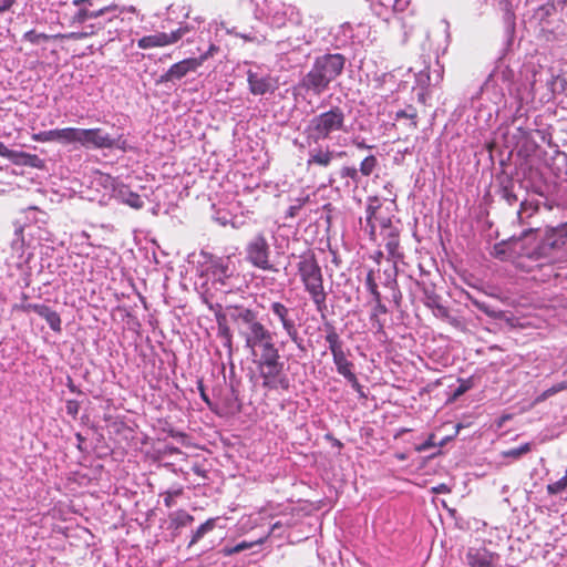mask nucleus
<instances>
[{
  "label": "nucleus",
  "instance_id": "7c9ffc66",
  "mask_svg": "<svg viewBox=\"0 0 567 567\" xmlns=\"http://www.w3.org/2000/svg\"><path fill=\"white\" fill-rule=\"evenodd\" d=\"M60 34L56 35H49L45 33H39L35 30H30L23 34V39L32 44H40L42 42H47L52 38H58Z\"/></svg>",
  "mask_w": 567,
  "mask_h": 567
},
{
  "label": "nucleus",
  "instance_id": "aec40b11",
  "mask_svg": "<svg viewBox=\"0 0 567 567\" xmlns=\"http://www.w3.org/2000/svg\"><path fill=\"white\" fill-rule=\"evenodd\" d=\"M545 246L553 249H560L567 245V223L549 230L546 235Z\"/></svg>",
  "mask_w": 567,
  "mask_h": 567
},
{
  "label": "nucleus",
  "instance_id": "6ab92c4d",
  "mask_svg": "<svg viewBox=\"0 0 567 567\" xmlns=\"http://www.w3.org/2000/svg\"><path fill=\"white\" fill-rule=\"evenodd\" d=\"M13 165L28 166L32 168L43 169L45 167L44 161L37 154L14 151L10 159Z\"/></svg>",
  "mask_w": 567,
  "mask_h": 567
},
{
  "label": "nucleus",
  "instance_id": "20e7f679",
  "mask_svg": "<svg viewBox=\"0 0 567 567\" xmlns=\"http://www.w3.org/2000/svg\"><path fill=\"white\" fill-rule=\"evenodd\" d=\"M530 22L535 23L547 41L561 40L565 35L563 21L551 0L534 10Z\"/></svg>",
  "mask_w": 567,
  "mask_h": 567
},
{
  "label": "nucleus",
  "instance_id": "a19ab883",
  "mask_svg": "<svg viewBox=\"0 0 567 567\" xmlns=\"http://www.w3.org/2000/svg\"><path fill=\"white\" fill-rule=\"evenodd\" d=\"M183 493L182 488L175 491H167L164 493V504L166 507H172L174 505V497L181 496Z\"/></svg>",
  "mask_w": 567,
  "mask_h": 567
},
{
  "label": "nucleus",
  "instance_id": "e433bc0d",
  "mask_svg": "<svg viewBox=\"0 0 567 567\" xmlns=\"http://www.w3.org/2000/svg\"><path fill=\"white\" fill-rule=\"evenodd\" d=\"M395 116L396 118H408L411 121V125L415 126V122H414V118L416 117V110L409 105L406 109L404 110H398L395 112Z\"/></svg>",
  "mask_w": 567,
  "mask_h": 567
},
{
  "label": "nucleus",
  "instance_id": "f8f14e48",
  "mask_svg": "<svg viewBox=\"0 0 567 567\" xmlns=\"http://www.w3.org/2000/svg\"><path fill=\"white\" fill-rule=\"evenodd\" d=\"M79 144L85 148H113L115 138L105 133L101 127L80 128Z\"/></svg>",
  "mask_w": 567,
  "mask_h": 567
},
{
  "label": "nucleus",
  "instance_id": "69168bd1",
  "mask_svg": "<svg viewBox=\"0 0 567 567\" xmlns=\"http://www.w3.org/2000/svg\"><path fill=\"white\" fill-rule=\"evenodd\" d=\"M526 205L527 204L525 202L520 203V210L518 212L519 215L522 214V210L526 208Z\"/></svg>",
  "mask_w": 567,
  "mask_h": 567
},
{
  "label": "nucleus",
  "instance_id": "c03bdc74",
  "mask_svg": "<svg viewBox=\"0 0 567 567\" xmlns=\"http://www.w3.org/2000/svg\"><path fill=\"white\" fill-rule=\"evenodd\" d=\"M214 274L215 275H220L225 278H229L231 276V271L229 270V266L228 264H216L214 266Z\"/></svg>",
  "mask_w": 567,
  "mask_h": 567
},
{
  "label": "nucleus",
  "instance_id": "bb28decb",
  "mask_svg": "<svg viewBox=\"0 0 567 567\" xmlns=\"http://www.w3.org/2000/svg\"><path fill=\"white\" fill-rule=\"evenodd\" d=\"M217 518H208L203 523L193 534L192 539L188 544V548L198 543L208 532H212L216 526Z\"/></svg>",
  "mask_w": 567,
  "mask_h": 567
},
{
  "label": "nucleus",
  "instance_id": "e2e57ef3",
  "mask_svg": "<svg viewBox=\"0 0 567 567\" xmlns=\"http://www.w3.org/2000/svg\"><path fill=\"white\" fill-rule=\"evenodd\" d=\"M172 435H173L174 437H181V439H183V440H184V439H186V434H185V433H181V432L172 433Z\"/></svg>",
  "mask_w": 567,
  "mask_h": 567
},
{
  "label": "nucleus",
  "instance_id": "58836bf2",
  "mask_svg": "<svg viewBox=\"0 0 567 567\" xmlns=\"http://www.w3.org/2000/svg\"><path fill=\"white\" fill-rule=\"evenodd\" d=\"M340 176L342 178H350L354 184L359 183V172L355 167L344 166L340 171Z\"/></svg>",
  "mask_w": 567,
  "mask_h": 567
},
{
  "label": "nucleus",
  "instance_id": "ea45409f",
  "mask_svg": "<svg viewBox=\"0 0 567 567\" xmlns=\"http://www.w3.org/2000/svg\"><path fill=\"white\" fill-rule=\"evenodd\" d=\"M218 51L219 48L216 44H210L205 53L200 54L195 59L199 62V65L202 66L205 61H207L209 58H213Z\"/></svg>",
  "mask_w": 567,
  "mask_h": 567
},
{
  "label": "nucleus",
  "instance_id": "49530a36",
  "mask_svg": "<svg viewBox=\"0 0 567 567\" xmlns=\"http://www.w3.org/2000/svg\"><path fill=\"white\" fill-rule=\"evenodd\" d=\"M303 205H305V200L298 199L296 205H291L288 208V210L286 213V217H288V218L296 217Z\"/></svg>",
  "mask_w": 567,
  "mask_h": 567
},
{
  "label": "nucleus",
  "instance_id": "473e14b6",
  "mask_svg": "<svg viewBox=\"0 0 567 567\" xmlns=\"http://www.w3.org/2000/svg\"><path fill=\"white\" fill-rule=\"evenodd\" d=\"M377 165V158L373 155L365 157L360 164V172L364 176H369Z\"/></svg>",
  "mask_w": 567,
  "mask_h": 567
},
{
  "label": "nucleus",
  "instance_id": "7ed1b4c3",
  "mask_svg": "<svg viewBox=\"0 0 567 567\" xmlns=\"http://www.w3.org/2000/svg\"><path fill=\"white\" fill-rule=\"evenodd\" d=\"M346 114L339 106L315 115L306 127L308 140L318 143L330 140L333 134L344 131Z\"/></svg>",
  "mask_w": 567,
  "mask_h": 567
},
{
  "label": "nucleus",
  "instance_id": "6e6552de",
  "mask_svg": "<svg viewBox=\"0 0 567 567\" xmlns=\"http://www.w3.org/2000/svg\"><path fill=\"white\" fill-rule=\"evenodd\" d=\"M326 341L329 344V350L333 357V362L337 367L338 373L343 375L350 382H357V377L352 372L353 364L347 359L342 341L334 327L331 324L327 326Z\"/></svg>",
  "mask_w": 567,
  "mask_h": 567
},
{
  "label": "nucleus",
  "instance_id": "a211bd4d",
  "mask_svg": "<svg viewBox=\"0 0 567 567\" xmlns=\"http://www.w3.org/2000/svg\"><path fill=\"white\" fill-rule=\"evenodd\" d=\"M73 4L80 7L79 11L75 14V20L78 22H84L87 19L97 18L104 14L107 11L114 10L116 6L103 7L97 10H90L85 4L92 6V0H74Z\"/></svg>",
  "mask_w": 567,
  "mask_h": 567
},
{
  "label": "nucleus",
  "instance_id": "39448f33",
  "mask_svg": "<svg viewBox=\"0 0 567 567\" xmlns=\"http://www.w3.org/2000/svg\"><path fill=\"white\" fill-rule=\"evenodd\" d=\"M247 326V331H241L240 336L245 340V347L256 355L257 347L272 340V333L264 323L257 319V313L249 309H243L236 317Z\"/></svg>",
  "mask_w": 567,
  "mask_h": 567
},
{
  "label": "nucleus",
  "instance_id": "5fc2aeb1",
  "mask_svg": "<svg viewBox=\"0 0 567 567\" xmlns=\"http://www.w3.org/2000/svg\"><path fill=\"white\" fill-rule=\"evenodd\" d=\"M411 0H395V3L392 6V8L395 11H403L409 4Z\"/></svg>",
  "mask_w": 567,
  "mask_h": 567
},
{
  "label": "nucleus",
  "instance_id": "0eeeda50",
  "mask_svg": "<svg viewBox=\"0 0 567 567\" xmlns=\"http://www.w3.org/2000/svg\"><path fill=\"white\" fill-rule=\"evenodd\" d=\"M367 287L370 293L373 296L375 307L370 316L371 329L381 342H386L388 334L384 329L385 316L388 312L386 307L381 302V293L378 290V284L375 281V272L370 270L367 276Z\"/></svg>",
  "mask_w": 567,
  "mask_h": 567
},
{
  "label": "nucleus",
  "instance_id": "052dcab7",
  "mask_svg": "<svg viewBox=\"0 0 567 567\" xmlns=\"http://www.w3.org/2000/svg\"><path fill=\"white\" fill-rule=\"evenodd\" d=\"M433 444L431 443V441H427L425 442L422 446L420 447H416V450L419 451H423V450H426L427 447L432 446Z\"/></svg>",
  "mask_w": 567,
  "mask_h": 567
},
{
  "label": "nucleus",
  "instance_id": "13d9d810",
  "mask_svg": "<svg viewBox=\"0 0 567 567\" xmlns=\"http://www.w3.org/2000/svg\"><path fill=\"white\" fill-rule=\"evenodd\" d=\"M192 471H193L196 475H198V476H202V477H205V476H206V472H205V471L202 468V466H200V465H198V464L193 465Z\"/></svg>",
  "mask_w": 567,
  "mask_h": 567
},
{
  "label": "nucleus",
  "instance_id": "c85d7f7f",
  "mask_svg": "<svg viewBox=\"0 0 567 567\" xmlns=\"http://www.w3.org/2000/svg\"><path fill=\"white\" fill-rule=\"evenodd\" d=\"M264 543V538H260L256 542H241L239 544H237L236 546H233V547H224L223 548V554L225 556H231L234 554H237V553H240L243 550H246V549H249L251 547H254L255 545H259V544H262Z\"/></svg>",
  "mask_w": 567,
  "mask_h": 567
},
{
  "label": "nucleus",
  "instance_id": "cd10ccee",
  "mask_svg": "<svg viewBox=\"0 0 567 567\" xmlns=\"http://www.w3.org/2000/svg\"><path fill=\"white\" fill-rule=\"evenodd\" d=\"M472 303L482 312L487 315L488 317L493 319H503L504 318V311L498 310L494 307H491L486 302L480 301L477 299L471 298Z\"/></svg>",
  "mask_w": 567,
  "mask_h": 567
},
{
  "label": "nucleus",
  "instance_id": "412c9836",
  "mask_svg": "<svg viewBox=\"0 0 567 567\" xmlns=\"http://www.w3.org/2000/svg\"><path fill=\"white\" fill-rule=\"evenodd\" d=\"M333 159V152L327 148H313L309 153V157L307 159V167L319 166V167H328Z\"/></svg>",
  "mask_w": 567,
  "mask_h": 567
},
{
  "label": "nucleus",
  "instance_id": "dca6fc26",
  "mask_svg": "<svg viewBox=\"0 0 567 567\" xmlns=\"http://www.w3.org/2000/svg\"><path fill=\"white\" fill-rule=\"evenodd\" d=\"M392 29H394L399 43L404 45L414 29V18L412 16L395 14L392 17Z\"/></svg>",
  "mask_w": 567,
  "mask_h": 567
},
{
  "label": "nucleus",
  "instance_id": "9d476101",
  "mask_svg": "<svg viewBox=\"0 0 567 567\" xmlns=\"http://www.w3.org/2000/svg\"><path fill=\"white\" fill-rule=\"evenodd\" d=\"M270 311L281 324L284 331L290 340L298 347L302 348V339L299 336L298 326L292 318V309L282 303L281 301H272L270 303Z\"/></svg>",
  "mask_w": 567,
  "mask_h": 567
},
{
  "label": "nucleus",
  "instance_id": "09e8293b",
  "mask_svg": "<svg viewBox=\"0 0 567 567\" xmlns=\"http://www.w3.org/2000/svg\"><path fill=\"white\" fill-rule=\"evenodd\" d=\"M432 311H433L434 316L437 317V318H442V319H449L450 318L449 308L445 307L443 303L440 305L439 307L434 308Z\"/></svg>",
  "mask_w": 567,
  "mask_h": 567
},
{
  "label": "nucleus",
  "instance_id": "a878e982",
  "mask_svg": "<svg viewBox=\"0 0 567 567\" xmlns=\"http://www.w3.org/2000/svg\"><path fill=\"white\" fill-rule=\"evenodd\" d=\"M80 128L78 127H64L55 128V142L61 144H74L79 143Z\"/></svg>",
  "mask_w": 567,
  "mask_h": 567
},
{
  "label": "nucleus",
  "instance_id": "4468645a",
  "mask_svg": "<svg viewBox=\"0 0 567 567\" xmlns=\"http://www.w3.org/2000/svg\"><path fill=\"white\" fill-rule=\"evenodd\" d=\"M498 555L486 548H468L465 554V561L470 567H496Z\"/></svg>",
  "mask_w": 567,
  "mask_h": 567
},
{
  "label": "nucleus",
  "instance_id": "5701e85b",
  "mask_svg": "<svg viewBox=\"0 0 567 567\" xmlns=\"http://www.w3.org/2000/svg\"><path fill=\"white\" fill-rule=\"evenodd\" d=\"M260 349L257 365L280 361L279 350L276 348L274 340L258 347Z\"/></svg>",
  "mask_w": 567,
  "mask_h": 567
},
{
  "label": "nucleus",
  "instance_id": "423d86ee",
  "mask_svg": "<svg viewBox=\"0 0 567 567\" xmlns=\"http://www.w3.org/2000/svg\"><path fill=\"white\" fill-rule=\"evenodd\" d=\"M270 257V245L261 233L254 236L245 246L246 261L257 269L271 272L278 271Z\"/></svg>",
  "mask_w": 567,
  "mask_h": 567
},
{
  "label": "nucleus",
  "instance_id": "4d7b16f0",
  "mask_svg": "<svg viewBox=\"0 0 567 567\" xmlns=\"http://www.w3.org/2000/svg\"><path fill=\"white\" fill-rule=\"evenodd\" d=\"M66 385H68V388H69V390L71 392L76 393V394H81L82 393L81 390L73 383L71 378L68 379V384Z\"/></svg>",
  "mask_w": 567,
  "mask_h": 567
},
{
  "label": "nucleus",
  "instance_id": "338daca9",
  "mask_svg": "<svg viewBox=\"0 0 567 567\" xmlns=\"http://www.w3.org/2000/svg\"><path fill=\"white\" fill-rule=\"evenodd\" d=\"M395 456L400 460H404L405 455L403 453H396Z\"/></svg>",
  "mask_w": 567,
  "mask_h": 567
},
{
  "label": "nucleus",
  "instance_id": "f3484780",
  "mask_svg": "<svg viewBox=\"0 0 567 567\" xmlns=\"http://www.w3.org/2000/svg\"><path fill=\"white\" fill-rule=\"evenodd\" d=\"M519 3L520 0H494V6L504 12L503 20L506 31L509 34H513L515 31V10Z\"/></svg>",
  "mask_w": 567,
  "mask_h": 567
},
{
  "label": "nucleus",
  "instance_id": "c756f323",
  "mask_svg": "<svg viewBox=\"0 0 567 567\" xmlns=\"http://www.w3.org/2000/svg\"><path fill=\"white\" fill-rule=\"evenodd\" d=\"M532 451V443H524L518 447H514L502 452L503 457H509L513 460H519L523 455Z\"/></svg>",
  "mask_w": 567,
  "mask_h": 567
},
{
  "label": "nucleus",
  "instance_id": "2f4dec72",
  "mask_svg": "<svg viewBox=\"0 0 567 567\" xmlns=\"http://www.w3.org/2000/svg\"><path fill=\"white\" fill-rule=\"evenodd\" d=\"M171 520L175 528H179L190 524L194 520V517L186 512L179 511L172 516Z\"/></svg>",
  "mask_w": 567,
  "mask_h": 567
},
{
  "label": "nucleus",
  "instance_id": "79ce46f5",
  "mask_svg": "<svg viewBox=\"0 0 567 567\" xmlns=\"http://www.w3.org/2000/svg\"><path fill=\"white\" fill-rule=\"evenodd\" d=\"M65 410L69 415L76 417L80 411V403L76 400H68L65 403Z\"/></svg>",
  "mask_w": 567,
  "mask_h": 567
},
{
  "label": "nucleus",
  "instance_id": "603ef678",
  "mask_svg": "<svg viewBox=\"0 0 567 567\" xmlns=\"http://www.w3.org/2000/svg\"><path fill=\"white\" fill-rule=\"evenodd\" d=\"M368 221L371 224V227L374 228L377 223H379V225L381 227H386L384 220H380L379 217L377 216L375 212H373L369 217H368Z\"/></svg>",
  "mask_w": 567,
  "mask_h": 567
},
{
  "label": "nucleus",
  "instance_id": "393cba45",
  "mask_svg": "<svg viewBox=\"0 0 567 567\" xmlns=\"http://www.w3.org/2000/svg\"><path fill=\"white\" fill-rule=\"evenodd\" d=\"M38 315L48 322L49 327L54 332L60 333L62 331V320L60 315L55 310L51 309L45 305H42L41 308L39 309Z\"/></svg>",
  "mask_w": 567,
  "mask_h": 567
},
{
  "label": "nucleus",
  "instance_id": "c9c22d12",
  "mask_svg": "<svg viewBox=\"0 0 567 567\" xmlns=\"http://www.w3.org/2000/svg\"><path fill=\"white\" fill-rule=\"evenodd\" d=\"M31 138L35 142H55V128L32 134Z\"/></svg>",
  "mask_w": 567,
  "mask_h": 567
},
{
  "label": "nucleus",
  "instance_id": "a18cd8bd",
  "mask_svg": "<svg viewBox=\"0 0 567 567\" xmlns=\"http://www.w3.org/2000/svg\"><path fill=\"white\" fill-rule=\"evenodd\" d=\"M41 306H42L41 303H22V305H16L14 309L20 310L22 312L33 311L38 315Z\"/></svg>",
  "mask_w": 567,
  "mask_h": 567
},
{
  "label": "nucleus",
  "instance_id": "bf43d9fd",
  "mask_svg": "<svg viewBox=\"0 0 567 567\" xmlns=\"http://www.w3.org/2000/svg\"><path fill=\"white\" fill-rule=\"evenodd\" d=\"M567 388V383L565 382H561V383H558V384H555L551 386L553 390H555V394L565 390Z\"/></svg>",
  "mask_w": 567,
  "mask_h": 567
},
{
  "label": "nucleus",
  "instance_id": "1a4fd4ad",
  "mask_svg": "<svg viewBox=\"0 0 567 567\" xmlns=\"http://www.w3.org/2000/svg\"><path fill=\"white\" fill-rule=\"evenodd\" d=\"M260 377L262 379V386L269 390H285L287 391L290 386L289 379L284 373V363L276 361L257 365Z\"/></svg>",
  "mask_w": 567,
  "mask_h": 567
},
{
  "label": "nucleus",
  "instance_id": "ddd939ff",
  "mask_svg": "<svg viewBox=\"0 0 567 567\" xmlns=\"http://www.w3.org/2000/svg\"><path fill=\"white\" fill-rule=\"evenodd\" d=\"M199 66V62L195 58L184 59L171 65V68L161 75L159 82L166 83L181 80L189 72H195Z\"/></svg>",
  "mask_w": 567,
  "mask_h": 567
},
{
  "label": "nucleus",
  "instance_id": "de8ad7c7",
  "mask_svg": "<svg viewBox=\"0 0 567 567\" xmlns=\"http://www.w3.org/2000/svg\"><path fill=\"white\" fill-rule=\"evenodd\" d=\"M197 388L200 394L202 400L209 406L210 410H214L213 403L208 396V394L205 391V386L202 380L197 382Z\"/></svg>",
  "mask_w": 567,
  "mask_h": 567
},
{
  "label": "nucleus",
  "instance_id": "680f3d73",
  "mask_svg": "<svg viewBox=\"0 0 567 567\" xmlns=\"http://www.w3.org/2000/svg\"><path fill=\"white\" fill-rule=\"evenodd\" d=\"M392 301H394V303L396 306H399L398 296H396V292L394 291V287L393 286H392Z\"/></svg>",
  "mask_w": 567,
  "mask_h": 567
},
{
  "label": "nucleus",
  "instance_id": "f704fd0d",
  "mask_svg": "<svg viewBox=\"0 0 567 567\" xmlns=\"http://www.w3.org/2000/svg\"><path fill=\"white\" fill-rule=\"evenodd\" d=\"M566 488H567V475H564L560 480L547 485V492L550 495L558 494Z\"/></svg>",
  "mask_w": 567,
  "mask_h": 567
},
{
  "label": "nucleus",
  "instance_id": "8fccbe9b",
  "mask_svg": "<svg viewBox=\"0 0 567 567\" xmlns=\"http://www.w3.org/2000/svg\"><path fill=\"white\" fill-rule=\"evenodd\" d=\"M94 33V31H90V32H71L69 34H60L61 38H66V39H71V40H81V39H84L89 35H92Z\"/></svg>",
  "mask_w": 567,
  "mask_h": 567
},
{
  "label": "nucleus",
  "instance_id": "37998d69",
  "mask_svg": "<svg viewBox=\"0 0 567 567\" xmlns=\"http://www.w3.org/2000/svg\"><path fill=\"white\" fill-rule=\"evenodd\" d=\"M502 197L509 204V205H513L515 204L518 198L517 196L514 194L513 189L511 186H504L502 188Z\"/></svg>",
  "mask_w": 567,
  "mask_h": 567
},
{
  "label": "nucleus",
  "instance_id": "b1692460",
  "mask_svg": "<svg viewBox=\"0 0 567 567\" xmlns=\"http://www.w3.org/2000/svg\"><path fill=\"white\" fill-rule=\"evenodd\" d=\"M217 336L221 339L223 346L228 349L229 353L233 351V334L230 328L227 323V319L225 315H217Z\"/></svg>",
  "mask_w": 567,
  "mask_h": 567
},
{
  "label": "nucleus",
  "instance_id": "3c124183",
  "mask_svg": "<svg viewBox=\"0 0 567 567\" xmlns=\"http://www.w3.org/2000/svg\"><path fill=\"white\" fill-rule=\"evenodd\" d=\"M13 152V150L8 148L2 142H0V156L10 161Z\"/></svg>",
  "mask_w": 567,
  "mask_h": 567
},
{
  "label": "nucleus",
  "instance_id": "864d4df0",
  "mask_svg": "<svg viewBox=\"0 0 567 567\" xmlns=\"http://www.w3.org/2000/svg\"><path fill=\"white\" fill-rule=\"evenodd\" d=\"M555 394V390H553L551 388L545 390L542 394H539L535 402L536 403H539V402H543L545 400H547L549 396L554 395Z\"/></svg>",
  "mask_w": 567,
  "mask_h": 567
},
{
  "label": "nucleus",
  "instance_id": "774afa93",
  "mask_svg": "<svg viewBox=\"0 0 567 567\" xmlns=\"http://www.w3.org/2000/svg\"><path fill=\"white\" fill-rule=\"evenodd\" d=\"M442 79V74L440 72L436 73L435 82L437 83Z\"/></svg>",
  "mask_w": 567,
  "mask_h": 567
},
{
  "label": "nucleus",
  "instance_id": "0e129e2a",
  "mask_svg": "<svg viewBox=\"0 0 567 567\" xmlns=\"http://www.w3.org/2000/svg\"><path fill=\"white\" fill-rule=\"evenodd\" d=\"M405 432H409V430H406V429H402V430H400V431H398V432L395 433L394 437H398V436H400L402 433H405Z\"/></svg>",
  "mask_w": 567,
  "mask_h": 567
},
{
  "label": "nucleus",
  "instance_id": "f257e3e1",
  "mask_svg": "<svg viewBox=\"0 0 567 567\" xmlns=\"http://www.w3.org/2000/svg\"><path fill=\"white\" fill-rule=\"evenodd\" d=\"M346 58L340 53H328L316 58L310 71L299 85L306 92L319 96L343 71Z\"/></svg>",
  "mask_w": 567,
  "mask_h": 567
},
{
  "label": "nucleus",
  "instance_id": "4c0bfd02",
  "mask_svg": "<svg viewBox=\"0 0 567 567\" xmlns=\"http://www.w3.org/2000/svg\"><path fill=\"white\" fill-rule=\"evenodd\" d=\"M124 203L135 209H140L144 205V202L142 200L141 196L133 192L128 193L127 197L124 199Z\"/></svg>",
  "mask_w": 567,
  "mask_h": 567
},
{
  "label": "nucleus",
  "instance_id": "4be33fe9",
  "mask_svg": "<svg viewBox=\"0 0 567 567\" xmlns=\"http://www.w3.org/2000/svg\"><path fill=\"white\" fill-rule=\"evenodd\" d=\"M412 71H413V68H409V73H408L409 80L401 81V83L399 84V87L402 85L404 89L410 87L413 91L415 89V86L413 84H411V79H414V83L421 89H425L426 86H429L431 84L432 79H431L427 68L420 70L417 73L411 74Z\"/></svg>",
  "mask_w": 567,
  "mask_h": 567
},
{
  "label": "nucleus",
  "instance_id": "f03ea898",
  "mask_svg": "<svg viewBox=\"0 0 567 567\" xmlns=\"http://www.w3.org/2000/svg\"><path fill=\"white\" fill-rule=\"evenodd\" d=\"M297 268L305 290L309 293L317 311H324L327 309V292L323 286L322 270L315 254L301 256Z\"/></svg>",
  "mask_w": 567,
  "mask_h": 567
},
{
  "label": "nucleus",
  "instance_id": "9b49d317",
  "mask_svg": "<svg viewBox=\"0 0 567 567\" xmlns=\"http://www.w3.org/2000/svg\"><path fill=\"white\" fill-rule=\"evenodd\" d=\"M190 31L188 25H181L172 32H156L151 35H145L137 41L140 49H152L174 44L178 42L185 34Z\"/></svg>",
  "mask_w": 567,
  "mask_h": 567
},
{
  "label": "nucleus",
  "instance_id": "6e6d98bb",
  "mask_svg": "<svg viewBox=\"0 0 567 567\" xmlns=\"http://www.w3.org/2000/svg\"><path fill=\"white\" fill-rule=\"evenodd\" d=\"M16 0H1L0 1V14L9 11L11 7L14 4Z\"/></svg>",
  "mask_w": 567,
  "mask_h": 567
},
{
  "label": "nucleus",
  "instance_id": "72a5a7b5",
  "mask_svg": "<svg viewBox=\"0 0 567 567\" xmlns=\"http://www.w3.org/2000/svg\"><path fill=\"white\" fill-rule=\"evenodd\" d=\"M424 305L427 308L433 310L434 308H436L440 305H442L441 297L439 295H436L434 291L425 290V292H424Z\"/></svg>",
  "mask_w": 567,
  "mask_h": 567
},
{
  "label": "nucleus",
  "instance_id": "2eb2a0df",
  "mask_svg": "<svg viewBox=\"0 0 567 567\" xmlns=\"http://www.w3.org/2000/svg\"><path fill=\"white\" fill-rule=\"evenodd\" d=\"M247 82L249 91L254 95H264L277 89V81L270 75L261 76L251 70L247 72Z\"/></svg>",
  "mask_w": 567,
  "mask_h": 567
}]
</instances>
